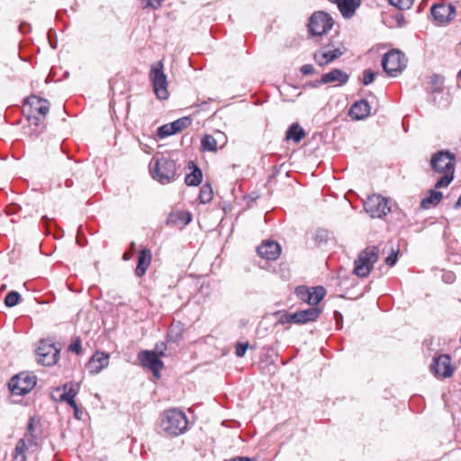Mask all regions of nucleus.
Wrapping results in <instances>:
<instances>
[{
  "label": "nucleus",
  "instance_id": "obj_1",
  "mask_svg": "<svg viewBox=\"0 0 461 461\" xmlns=\"http://www.w3.org/2000/svg\"><path fill=\"white\" fill-rule=\"evenodd\" d=\"M41 432L40 428L35 425V419L30 418L23 438L16 443L12 461H26L27 454L37 452L42 443Z\"/></svg>",
  "mask_w": 461,
  "mask_h": 461
},
{
  "label": "nucleus",
  "instance_id": "obj_2",
  "mask_svg": "<svg viewBox=\"0 0 461 461\" xmlns=\"http://www.w3.org/2000/svg\"><path fill=\"white\" fill-rule=\"evenodd\" d=\"M187 426L188 420L182 411L170 409L163 412L160 428L167 436H179L185 432Z\"/></svg>",
  "mask_w": 461,
  "mask_h": 461
},
{
  "label": "nucleus",
  "instance_id": "obj_3",
  "mask_svg": "<svg viewBox=\"0 0 461 461\" xmlns=\"http://www.w3.org/2000/svg\"><path fill=\"white\" fill-rule=\"evenodd\" d=\"M152 177L161 184H168L174 181L179 175L175 160L166 158H153L149 164Z\"/></svg>",
  "mask_w": 461,
  "mask_h": 461
},
{
  "label": "nucleus",
  "instance_id": "obj_4",
  "mask_svg": "<svg viewBox=\"0 0 461 461\" xmlns=\"http://www.w3.org/2000/svg\"><path fill=\"white\" fill-rule=\"evenodd\" d=\"M378 252L379 249L375 246L362 250L355 260L354 274L359 277H366L378 260Z\"/></svg>",
  "mask_w": 461,
  "mask_h": 461
},
{
  "label": "nucleus",
  "instance_id": "obj_5",
  "mask_svg": "<svg viewBox=\"0 0 461 461\" xmlns=\"http://www.w3.org/2000/svg\"><path fill=\"white\" fill-rule=\"evenodd\" d=\"M407 59L403 52L399 50H391L382 59V67L390 77H397L406 68Z\"/></svg>",
  "mask_w": 461,
  "mask_h": 461
},
{
  "label": "nucleus",
  "instance_id": "obj_6",
  "mask_svg": "<svg viewBox=\"0 0 461 461\" xmlns=\"http://www.w3.org/2000/svg\"><path fill=\"white\" fill-rule=\"evenodd\" d=\"M149 78L156 96L160 100L168 97L167 76L163 71V63L158 61L151 66Z\"/></svg>",
  "mask_w": 461,
  "mask_h": 461
},
{
  "label": "nucleus",
  "instance_id": "obj_7",
  "mask_svg": "<svg viewBox=\"0 0 461 461\" xmlns=\"http://www.w3.org/2000/svg\"><path fill=\"white\" fill-rule=\"evenodd\" d=\"M334 24L332 17L322 11L314 12L308 23L309 32L313 36H322L327 33Z\"/></svg>",
  "mask_w": 461,
  "mask_h": 461
},
{
  "label": "nucleus",
  "instance_id": "obj_8",
  "mask_svg": "<svg viewBox=\"0 0 461 461\" xmlns=\"http://www.w3.org/2000/svg\"><path fill=\"white\" fill-rule=\"evenodd\" d=\"M390 200L380 194L368 196L364 203L366 212L372 218H383L391 212Z\"/></svg>",
  "mask_w": 461,
  "mask_h": 461
},
{
  "label": "nucleus",
  "instance_id": "obj_9",
  "mask_svg": "<svg viewBox=\"0 0 461 461\" xmlns=\"http://www.w3.org/2000/svg\"><path fill=\"white\" fill-rule=\"evenodd\" d=\"M429 164L435 173L455 171L456 156L449 150L442 149L431 156Z\"/></svg>",
  "mask_w": 461,
  "mask_h": 461
},
{
  "label": "nucleus",
  "instance_id": "obj_10",
  "mask_svg": "<svg viewBox=\"0 0 461 461\" xmlns=\"http://www.w3.org/2000/svg\"><path fill=\"white\" fill-rule=\"evenodd\" d=\"M36 384V376L23 372L14 375L9 382V389L13 394L23 395L31 392Z\"/></svg>",
  "mask_w": 461,
  "mask_h": 461
},
{
  "label": "nucleus",
  "instance_id": "obj_11",
  "mask_svg": "<svg viewBox=\"0 0 461 461\" xmlns=\"http://www.w3.org/2000/svg\"><path fill=\"white\" fill-rule=\"evenodd\" d=\"M138 359L141 366L150 370L156 378H160V371L164 368V363L156 352L141 350L138 354Z\"/></svg>",
  "mask_w": 461,
  "mask_h": 461
},
{
  "label": "nucleus",
  "instance_id": "obj_12",
  "mask_svg": "<svg viewBox=\"0 0 461 461\" xmlns=\"http://www.w3.org/2000/svg\"><path fill=\"white\" fill-rule=\"evenodd\" d=\"M59 349L54 344L45 340L40 341L37 348L38 362L43 366H50L57 363Z\"/></svg>",
  "mask_w": 461,
  "mask_h": 461
},
{
  "label": "nucleus",
  "instance_id": "obj_13",
  "mask_svg": "<svg viewBox=\"0 0 461 461\" xmlns=\"http://www.w3.org/2000/svg\"><path fill=\"white\" fill-rule=\"evenodd\" d=\"M430 370L437 377H450L454 373L450 357L444 354L435 357L433 363L430 365Z\"/></svg>",
  "mask_w": 461,
  "mask_h": 461
},
{
  "label": "nucleus",
  "instance_id": "obj_14",
  "mask_svg": "<svg viewBox=\"0 0 461 461\" xmlns=\"http://www.w3.org/2000/svg\"><path fill=\"white\" fill-rule=\"evenodd\" d=\"M79 390V384L75 383L66 384L62 387H57L51 392V397L55 401L66 402L74 404V398Z\"/></svg>",
  "mask_w": 461,
  "mask_h": 461
},
{
  "label": "nucleus",
  "instance_id": "obj_15",
  "mask_svg": "<svg viewBox=\"0 0 461 461\" xmlns=\"http://www.w3.org/2000/svg\"><path fill=\"white\" fill-rule=\"evenodd\" d=\"M258 254L267 260H276L281 253L280 245L273 240H266L258 247Z\"/></svg>",
  "mask_w": 461,
  "mask_h": 461
},
{
  "label": "nucleus",
  "instance_id": "obj_16",
  "mask_svg": "<svg viewBox=\"0 0 461 461\" xmlns=\"http://www.w3.org/2000/svg\"><path fill=\"white\" fill-rule=\"evenodd\" d=\"M27 105L30 109L29 113H37L42 118H45L50 111V103L48 100L36 95H32L27 99Z\"/></svg>",
  "mask_w": 461,
  "mask_h": 461
},
{
  "label": "nucleus",
  "instance_id": "obj_17",
  "mask_svg": "<svg viewBox=\"0 0 461 461\" xmlns=\"http://www.w3.org/2000/svg\"><path fill=\"white\" fill-rule=\"evenodd\" d=\"M371 112V106L369 103L365 100L361 99L358 101H356L349 109V116L353 120L360 121L366 119Z\"/></svg>",
  "mask_w": 461,
  "mask_h": 461
},
{
  "label": "nucleus",
  "instance_id": "obj_18",
  "mask_svg": "<svg viewBox=\"0 0 461 461\" xmlns=\"http://www.w3.org/2000/svg\"><path fill=\"white\" fill-rule=\"evenodd\" d=\"M109 364V355L104 352H96L88 359V371L91 374H98Z\"/></svg>",
  "mask_w": 461,
  "mask_h": 461
},
{
  "label": "nucleus",
  "instance_id": "obj_19",
  "mask_svg": "<svg viewBox=\"0 0 461 461\" xmlns=\"http://www.w3.org/2000/svg\"><path fill=\"white\" fill-rule=\"evenodd\" d=\"M321 50L327 54V59L330 63L340 58L347 50L341 42H335L334 41H330L327 44H323Z\"/></svg>",
  "mask_w": 461,
  "mask_h": 461
},
{
  "label": "nucleus",
  "instance_id": "obj_20",
  "mask_svg": "<svg viewBox=\"0 0 461 461\" xmlns=\"http://www.w3.org/2000/svg\"><path fill=\"white\" fill-rule=\"evenodd\" d=\"M151 251L147 248L141 249L138 254V261L135 268V275L138 277H141L145 275L147 269L149 268L151 263Z\"/></svg>",
  "mask_w": 461,
  "mask_h": 461
},
{
  "label": "nucleus",
  "instance_id": "obj_21",
  "mask_svg": "<svg viewBox=\"0 0 461 461\" xmlns=\"http://www.w3.org/2000/svg\"><path fill=\"white\" fill-rule=\"evenodd\" d=\"M349 76L339 68H334L328 73H325L321 77V83L330 84L338 82L339 86L348 83Z\"/></svg>",
  "mask_w": 461,
  "mask_h": 461
},
{
  "label": "nucleus",
  "instance_id": "obj_22",
  "mask_svg": "<svg viewBox=\"0 0 461 461\" xmlns=\"http://www.w3.org/2000/svg\"><path fill=\"white\" fill-rule=\"evenodd\" d=\"M192 221V215L188 212L178 211L169 213L167 225L171 227L185 226Z\"/></svg>",
  "mask_w": 461,
  "mask_h": 461
},
{
  "label": "nucleus",
  "instance_id": "obj_23",
  "mask_svg": "<svg viewBox=\"0 0 461 461\" xmlns=\"http://www.w3.org/2000/svg\"><path fill=\"white\" fill-rule=\"evenodd\" d=\"M360 4L361 0H340L337 6L344 18H350Z\"/></svg>",
  "mask_w": 461,
  "mask_h": 461
},
{
  "label": "nucleus",
  "instance_id": "obj_24",
  "mask_svg": "<svg viewBox=\"0 0 461 461\" xmlns=\"http://www.w3.org/2000/svg\"><path fill=\"white\" fill-rule=\"evenodd\" d=\"M184 324L180 321L173 322L167 330V339L169 342L178 343L183 339Z\"/></svg>",
  "mask_w": 461,
  "mask_h": 461
},
{
  "label": "nucleus",
  "instance_id": "obj_25",
  "mask_svg": "<svg viewBox=\"0 0 461 461\" xmlns=\"http://www.w3.org/2000/svg\"><path fill=\"white\" fill-rule=\"evenodd\" d=\"M189 165H192L189 167L193 170L185 176V182L189 186H197L203 179L202 170L193 161L189 162Z\"/></svg>",
  "mask_w": 461,
  "mask_h": 461
},
{
  "label": "nucleus",
  "instance_id": "obj_26",
  "mask_svg": "<svg viewBox=\"0 0 461 461\" xmlns=\"http://www.w3.org/2000/svg\"><path fill=\"white\" fill-rule=\"evenodd\" d=\"M297 313L300 324H304L317 320L321 313V309L318 307H310L305 310L298 311Z\"/></svg>",
  "mask_w": 461,
  "mask_h": 461
},
{
  "label": "nucleus",
  "instance_id": "obj_27",
  "mask_svg": "<svg viewBox=\"0 0 461 461\" xmlns=\"http://www.w3.org/2000/svg\"><path fill=\"white\" fill-rule=\"evenodd\" d=\"M443 194L439 191L429 190L427 196L420 202V207L423 209L429 208L430 205H437L442 200Z\"/></svg>",
  "mask_w": 461,
  "mask_h": 461
},
{
  "label": "nucleus",
  "instance_id": "obj_28",
  "mask_svg": "<svg viewBox=\"0 0 461 461\" xmlns=\"http://www.w3.org/2000/svg\"><path fill=\"white\" fill-rule=\"evenodd\" d=\"M431 15L433 18L438 21L439 23H447V14H446L445 4H435L432 5Z\"/></svg>",
  "mask_w": 461,
  "mask_h": 461
},
{
  "label": "nucleus",
  "instance_id": "obj_29",
  "mask_svg": "<svg viewBox=\"0 0 461 461\" xmlns=\"http://www.w3.org/2000/svg\"><path fill=\"white\" fill-rule=\"evenodd\" d=\"M326 294V290L322 286H315L311 289L307 303L314 307L317 305Z\"/></svg>",
  "mask_w": 461,
  "mask_h": 461
},
{
  "label": "nucleus",
  "instance_id": "obj_30",
  "mask_svg": "<svg viewBox=\"0 0 461 461\" xmlns=\"http://www.w3.org/2000/svg\"><path fill=\"white\" fill-rule=\"evenodd\" d=\"M305 132L303 129L298 123H293L287 130L285 137L287 140H293L295 142H299L304 137Z\"/></svg>",
  "mask_w": 461,
  "mask_h": 461
},
{
  "label": "nucleus",
  "instance_id": "obj_31",
  "mask_svg": "<svg viewBox=\"0 0 461 461\" xmlns=\"http://www.w3.org/2000/svg\"><path fill=\"white\" fill-rule=\"evenodd\" d=\"M201 149L209 152L217 151L218 147L215 138L210 134H205L201 140Z\"/></svg>",
  "mask_w": 461,
  "mask_h": 461
},
{
  "label": "nucleus",
  "instance_id": "obj_32",
  "mask_svg": "<svg viewBox=\"0 0 461 461\" xmlns=\"http://www.w3.org/2000/svg\"><path fill=\"white\" fill-rule=\"evenodd\" d=\"M430 86L429 92L432 95L439 94L443 91L444 77L439 75H433L429 80Z\"/></svg>",
  "mask_w": 461,
  "mask_h": 461
},
{
  "label": "nucleus",
  "instance_id": "obj_33",
  "mask_svg": "<svg viewBox=\"0 0 461 461\" xmlns=\"http://www.w3.org/2000/svg\"><path fill=\"white\" fill-rule=\"evenodd\" d=\"M213 197V192H212V188L211 186V185L209 184H204L202 185L201 189H200V193H199V201L201 203H208L212 201Z\"/></svg>",
  "mask_w": 461,
  "mask_h": 461
},
{
  "label": "nucleus",
  "instance_id": "obj_34",
  "mask_svg": "<svg viewBox=\"0 0 461 461\" xmlns=\"http://www.w3.org/2000/svg\"><path fill=\"white\" fill-rule=\"evenodd\" d=\"M455 171H447L445 173H441L442 176H440L436 184L435 188L439 189L447 186L454 179Z\"/></svg>",
  "mask_w": 461,
  "mask_h": 461
},
{
  "label": "nucleus",
  "instance_id": "obj_35",
  "mask_svg": "<svg viewBox=\"0 0 461 461\" xmlns=\"http://www.w3.org/2000/svg\"><path fill=\"white\" fill-rule=\"evenodd\" d=\"M192 123V119L188 116H185L182 118H179L173 122H171V128H174L176 133L181 131L182 130L187 128Z\"/></svg>",
  "mask_w": 461,
  "mask_h": 461
},
{
  "label": "nucleus",
  "instance_id": "obj_36",
  "mask_svg": "<svg viewBox=\"0 0 461 461\" xmlns=\"http://www.w3.org/2000/svg\"><path fill=\"white\" fill-rule=\"evenodd\" d=\"M21 295L15 291H11L5 298V304L8 307H14L19 303Z\"/></svg>",
  "mask_w": 461,
  "mask_h": 461
},
{
  "label": "nucleus",
  "instance_id": "obj_37",
  "mask_svg": "<svg viewBox=\"0 0 461 461\" xmlns=\"http://www.w3.org/2000/svg\"><path fill=\"white\" fill-rule=\"evenodd\" d=\"M388 2L399 10H407L412 6L414 0H388Z\"/></svg>",
  "mask_w": 461,
  "mask_h": 461
},
{
  "label": "nucleus",
  "instance_id": "obj_38",
  "mask_svg": "<svg viewBox=\"0 0 461 461\" xmlns=\"http://www.w3.org/2000/svg\"><path fill=\"white\" fill-rule=\"evenodd\" d=\"M313 59L320 67H325L330 64L327 59V54L321 49L314 52Z\"/></svg>",
  "mask_w": 461,
  "mask_h": 461
},
{
  "label": "nucleus",
  "instance_id": "obj_39",
  "mask_svg": "<svg viewBox=\"0 0 461 461\" xmlns=\"http://www.w3.org/2000/svg\"><path fill=\"white\" fill-rule=\"evenodd\" d=\"M171 123L162 125L158 129V135L160 138H165L173 134H176L174 128H171Z\"/></svg>",
  "mask_w": 461,
  "mask_h": 461
},
{
  "label": "nucleus",
  "instance_id": "obj_40",
  "mask_svg": "<svg viewBox=\"0 0 461 461\" xmlns=\"http://www.w3.org/2000/svg\"><path fill=\"white\" fill-rule=\"evenodd\" d=\"M376 74L371 69H365L363 72V84L365 86L370 85L375 78Z\"/></svg>",
  "mask_w": 461,
  "mask_h": 461
},
{
  "label": "nucleus",
  "instance_id": "obj_41",
  "mask_svg": "<svg viewBox=\"0 0 461 461\" xmlns=\"http://www.w3.org/2000/svg\"><path fill=\"white\" fill-rule=\"evenodd\" d=\"M311 289L307 288L306 286H298L296 288V294L298 297L307 303V299L310 295Z\"/></svg>",
  "mask_w": 461,
  "mask_h": 461
},
{
  "label": "nucleus",
  "instance_id": "obj_42",
  "mask_svg": "<svg viewBox=\"0 0 461 461\" xmlns=\"http://www.w3.org/2000/svg\"><path fill=\"white\" fill-rule=\"evenodd\" d=\"M44 119L45 118H42L41 116L40 115H36L35 113H31L28 115V121L31 124H33L35 126H41L43 122H44Z\"/></svg>",
  "mask_w": 461,
  "mask_h": 461
},
{
  "label": "nucleus",
  "instance_id": "obj_43",
  "mask_svg": "<svg viewBox=\"0 0 461 461\" xmlns=\"http://www.w3.org/2000/svg\"><path fill=\"white\" fill-rule=\"evenodd\" d=\"M398 251L392 250V253L385 258V263L389 267H393L398 259Z\"/></svg>",
  "mask_w": 461,
  "mask_h": 461
},
{
  "label": "nucleus",
  "instance_id": "obj_44",
  "mask_svg": "<svg viewBox=\"0 0 461 461\" xmlns=\"http://www.w3.org/2000/svg\"><path fill=\"white\" fill-rule=\"evenodd\" d=\"M248 348H249V344L248 343H238L237 346H236V355H237V357H244Z\"/></svg>",
  "mask_w": 461,
  "mask_h": 461
},
{
  "label": "nucleus",
  "instance_id": "obj_45",
  "mask_svg": "<svg viewBox=\"0 0 461 461\" xmlns=\"http://www.w3.org/2000/svg\"><path fill=\"white\" fill-rule=\"evenodd\" d=\"M167 350V345L165 342H158L155 345V349L153 350L158 354L159 357L165 356V352Z\"/></svg>",
  "mask_w": 461,
  "mask_h": 461
},
{
  "label": "nucleus",
  "instance_id": "obj_46",
  "mask_svg": "<svg viewBox=\"0 0 461 461\" xmlns=\"http://www.w3.org/2000/svg\"><path fill=\"white\" fill-rule=\"evenodd\" d=\"M68 350L71 352H76L77 354H81V342L79 339H77L73 343H71L68 347Z\"/></svg>",
  "mask_w": 461,
  "mask_h": 461
},
{
  "label": "nucleus",
  "instance_id": "obj_47",
  "mask_svg": "<svg viewBox=\"0 0 461 461\" xmlns=\"http://www.w3.org/2000/svg\"><path fill=\"white\" fill-rule=\"evenodd\" d=\"M446 14H447L448 23L454 19L456 7L452 4L445 5Z\"/></svg>",
  "mask_w": 461,
  "mask_h": 461
},
{
  "label": "nucleus",
  "instance_id": "obj_48",
  "mask_svg": "<svg viewBox=\"0 0 461 461\" xmlns=\"http://www.w3.org/2000/svg\"><path fill=\"white\" fill-rule=\"evenodd\" d=\"M275 314L279 316L278 323L283 324V325L289 323V318H288L287 312H276Z\"/></svg>",
  "mask_w": 461,
  "mask_h": 461
},
{
  "label": "nucleus",
  "instance_id": "obj_49",
  "mask_svg": "<svg viewBox=\"0 0 461 461\" xmlns=\"http://www.w3.org/2000/svg\"><path fill=\"white\" fill-rule=\"evenodd\" d=\"M300 71L303 75H311L315 72V68L312 64H305V65L302 66Z\"/></svg>",
  "mask_w": 461,
  "mask_h": 461
},
{
  "label": "nucleus",
  "instance_id": "obj_50",
  "mask_svg": "<svg viewBox=\"0 0 461 461\" xmlns=\"http://www.w3.org/2000/svg\"><path fill=\"white\" fill-rule=\"evenodd\" d=\"M74 410V417L77 420H81L82 419V415H83V412L81 411H79L78 409V406L77 404V402L74 401V404L73 403H68Z\"/></svg>",
  "mask_w": 461,
  "mask_h": 461
},
{
  "label": "nucleus",
  "instance_id": "obj_51",
  "mask_svg": "<svg viewBox=\"0 0 461 461\" xmlns=\"http://www.w3.org/2000/svg\"><path fill=\"white\" fill-rule=\"evenodd\" d=\"M328 236V232L324 230H320L316 232V240L319 242H322L326 240Z\"/></svg>",
  "mask_w": 461,
  "mask_h": 461
},
{
  "label": "nucleus",
  "instance_id": "obj_52",
  "mask_svg": "<svg viewBox=\"0 0 461 461\" xmlns=\"http://www.w3.org/2000/svg\"><path fill=\"white\" fill-rule=\"evenodd\" d=\"M289 323L300 324L298 313L296 312H288Z\"/></svg>",
  "mask_w": 461,
  "mask_h": 461
},
{
  "label": "nucleus",
  "instance_id": "obj_53",
  "mask_svg": "<svg viewBox=\"0 0 461 461\" xmlns=\"http://www.w3.org/2000/svg\"><path fill=\"white\" fill-rule=\"evenodd\" d=\"M395 20L399 27H402L406 24V21L402 14H397L395 15Z\"/></svg>",
  "mask_w": 461,
  "mask_h": 461
},
{
  "label": "nucleus",
  "instance_id": "obj_54",
  "mask_svg": "<svg viewBox=\"0 0 461 461\" xmlns=\"http://www.w3.org/2000/svg\"><path fill=\"white\" fill-rule=\"evenodd\" d=\"M334 318L337 322L338 329H341V327H342L341 322H342V319H343L342 314L336 311V312H334Z\"/></svg>",
  "mask_w": 461,
  "mask_h": 461
},
{
  "label": "nucleus",
  "instance_id": "obj_55",
  "mask_svg": "<svg viewBox=\"0 0 461 461\" xmlns=\"http://www.w3.org/2000/svg\"><path fill=\"white\" fill-rule=\"evenodd\" d=\"M83 237H84L83 227L79 226L78 230H77V243L79 246H84V244L82 243Z\"/></svg>",
  "mask_w": 461,
  "mask_h": 461
},
{
  "label": "nucleus",
  "instance_id": "obj_56",
  "mask_svg": "<svg viewBox=\"0 0 461 461\" xmlns=\"http://www.w3.org/2000/svg\"><path fill=\"white\" fill-rule=\"evenodd\" d=\"M443 280L446 282V283H448V284H451L454 282V275L453 273L449 272V273H447V274H444L443 276H442Z\"/></svg>",
  "mask_w": 461,
  "mask_h": 461
},
{
  "label": "nucleus",
  "instance_id": "obj_57",
  "mask_svg": "<svg viewBox=\"0 0 461 461\" xmlns=\"http://www.w3.org/2000/svg\"><path fill=\"white\" fill-rule=\"evenodd\" d=\"M226 461H256V459L248 456H236Z\"/></svg>",
  "mask_w": 461,
  "mask_h": 461
},
{
  "label": "nucleus",
  "instance_id": "obj_58",
  "mask_svg": "<svg viewBox=\"0 0 461 461\" xmlns=\"http://www.w3.org/2000/svg\"><path fill=\"white\" fill-rule=\"evenodd\" d=\"M321 85H325V83H321V79H319V80H316L315 82H313L312 84V87H319Z\"/></svg>",
  "mask_w": 461,
  "mask_h": 461
},
{
  "label": "nucleus",
  "instance_id": "obj_59",
  "mask_svg": "<svg viewBox=\"0 0 461 461\" xmlns=\"http://www.w3.org/2000/svg\"><path fill=\"white\" fill-rule=\"evenodd\" d=\"M454 207H455L456 209H458L459 207H461V193H460V195H459V197H458V199H457L456 203H455Z\"/></svg>",
  "mask_w": 461,
  "mask_h": 461
},
{
  "label": "nucleus",
  "instance_id": "obj_60",
  "mask_svg": "<svg viewBox=\"0 0 461 461\" xmlns=\"http://www.w3.org/2000/svg\"><path fill=\"white\" fill-rule=\"evenodd\" d=\"M131 249L132 250H135V249H136V244H135L134 242H131Z\"/></svg>",
  "mask_w": 461,
  "mask_h": 461
},
{
  "label": "nucleus",
  "instance_id": "obj_61",
  "mask_svg": "<svg viewBox=\"0 0 461 461\" xmlns=\"http://www.w3.org/2000/svg\"><path fill=\"white\" fill-rule=\"evenodd\" d=\"M131 258V256H128L127 253L123 255V259L128 260Z\"/></svg>",
  "mask_w": 461,
  "mask_h": 461
},
{
  "label": "nucleus",
  "instance_id": "obj_62",
  "mask_svg": "<svg viewBox=\"0 0 461 461\" xmlns=\"http://www.w3.org/2000/svg\"><path fill=\"white\" fill-rule=\"evenodd\" d=\"M330 3L332 4H336L338 5V3L340 1V0H329Z\"/></svg>",
  "mask_w": 461,
  "mask_h": 461
},
{
  "label": "nucleus",
  "instance_id": "obj_63",
  "mask_svg": "<svg viewBox=\"0 0 461 461\" xmlns=\"http://www.w3.org/2000/svg\"><path fill=\"white\" fill-rule=\"evenodd\" d=\"M457 77L461 79V69L457 73Z\"/></svg>",
  "mask_w": 461,
  "mask_h": 461
},
{
  "label": "nucleus",
  "instance_id": "obj_64",
  "mask_svg": "<svg viewBox=\"0 0 461 461\" xmlns=\"http://www.w3.org/2000/svg\"><path fill=\"white\" fill-rule=\"evenodd\" d=\"M42 220H43V221H48L47 216H44V217L42 218Z\"/></svg>",
  "mask_w": 461,
  "mask_h": 461
}]
</instances>
